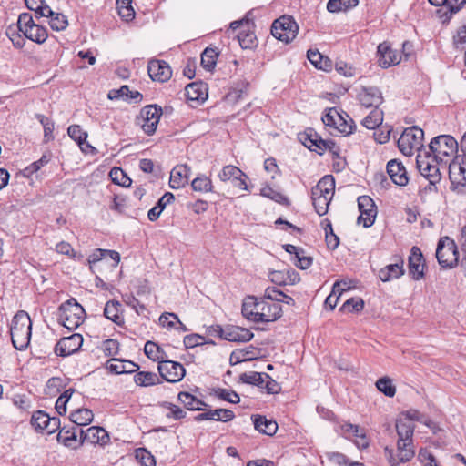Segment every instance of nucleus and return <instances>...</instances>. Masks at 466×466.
Here are the masks:
<instances>
[{
    "instance_id": "59",
    "label": "nucleus",
    "mask_w": 466,
    "mask_h": 466,
    "mask_svg": "<svg viewBox=\"0 0 466 466\" xmlns=\"http://www.w3.org/2000/svg\"><path fill=\"white\" fill-rule=\"evenodd\" d=\"M50 17L49 25L51 28L55 31H63L65 30L68 25L67 17L61 14V13H56L55 15Z\"/></svg>"
},
{
    "instance_id": "42",
    "label": "nucleus",
    "mask_w": 466,
    "mask_h": 466,
    "mask_svg": "<svg viewBox=\"0 0 466 466\" xmlns=\"http://www.w3.org/2000/svg\"><path fill=\"white\" fill-rule=\"evenodd\" d=\"M260 195L262 197L268 198L276 203L281 204L283 206L289 207L290 206V201L288 197L283 195L282 193L273 189L270 186L267 185L260 189Z\"/></svg>"
},
{
    "instance_id": "53",
    "label": "nucleus",
    "mask_w": 466,
    "mask_h": 466,
    "mask_svg": "<svg viewBox=\"0 0 466 466\" xmlns=\"http://www.w3.org/2000/svg\"><path fill=\"white\" fill-rule=\"evenodd\" d=\"M238 176L248 178L243 171L232 165L225 166L218 174V177L221 181H228L231 178H238Z\"/></svg>"
},
{
    "instance_id": "23",
    "label": "nucleus",
    "mask_w": 466,
    "mask_h": 466,
    "mask_svg": "<svg viewBox=\"0 0 466 466\" xmlns=\"http://www.w3.org/2000/svg\"><path fill=\"white\" fill-rule=\"evenodd\" d=\"M106 369L114 374H125L137 371L139 366L131 360L112 358L106 361Z\"/></svg>"
},
{
    "instance_id": "55",
    "label": "nucleus",
    "mask_w": 466,
    "mask_h": 466,
    "mask_svg": "<svg viewBox=\"0 0 466 466\" xmlns=\"http://www.w3.org/2000/svg\"><path fill=\"white\" fill-rule=\"evenodd\" d=\"M364 308V301L360 298L348 299L339 308L341 312H360Z\"/></svg>"
},
{
    "instance_id": "33",
    "label": "nucleus",
    "mask_w": 466,
    "mask_h": 466,
    "mask_svg": "<svg viewBox=\"0 0 466 466\" xmlns=\"http://www.w3.org/2000/svg\"><path fill=\"white\" fill-rule=\"evenodd\" d=\"M177 399L189 410H203L208 406L205 401L187 391H180Z\"/></svg>"
},
{
    "instance_id": "34",
    "label": "nucleus",
    "mask_w": 466,
    "mask_h": 466,
    "mask_svg": "<svg viewBox=\"0 0 466 466\" xmlns=\"http://www.w3.org/2000/svg\"><path fill=\"white\" fill-rule=\"evenodd\" d=\"M187 170V165L177 166L172 169L169 178V187L171 188L179 189L187 185L186 173H182V171L185 172Z\"/></svg>"
},
{
    "instance_id": "52",
    "label": "nucleus",
    "mask_w": 466,
    "mask_h": 466,
    "mask_svg": "<svg viewBox=\"0 0 466 466\" xmlns=\"http://www.w3.org/2000/svg\"><path fill=\"white\" fill-rule=\"evenodd\" d=\"M67 134L74 141L79 145L82 151H86L83 144L87 138V133L83 131L79 125L69 126L67 128Z\"/></svg>"
},
{
    "instance_id": "12",
    "label": "nucleus",
    "mask_w": 466,
    "mask_h": 466,
    "mask_svg": "<svg viewBox=\"0 0 466 466\" xmlns=\"http://www.w3.org/2000/svg\"><path fill=\"white\" fill-rule=\"evenodd\" d=\"M425 267V259L420 248L417 246H413L408 259L409 275L412 279L420 280L424 278Z\"/></svg>"
},
{
    "instance_id": "10",
    "label": "nucleus",
    "mask_w": 466,
    "mask_h": 466,
    "mask_svg": "<svg viewBox=\"0 0 466 466\" xmlns=\"http://www.w3.org/2000/svg\"><path fill=\"white\" fill-rule=\"evenodd\" d=\"M360 215L358 217L357 222H362L363 227L368 228L371 227L377 216V208L373 199L367 196H360L357 199Z\"/></svg>"
},
{
    "instance_id": "54",
    "label": "nucleus",
    "mask_w": 466,
    "mask_h": 466,
    "mask_svg": "<svg viewBox=\"0 0 466 466\" xmlns=\"http://www.w3.org/2000/svg\"><path fill=\"white\" fill-rule=\"evenodd\" d=\"M213 394L218 399L228 401L229 403L237 404L240 401L239 395L234 390H228L227 389L217 388L213 389Z\"/></svg>"
},
{
    "instance_id": "32",
    "label": "nucleus",
    "mask_w": 466,
    "mask_h": 466,
    "mask_svg": "<svg viewBox=\"0 0 466 466\" xmlns=\"http://www.w3.org/2000/svg\"><path fill=\"white\" fill-rule=\"evenodd\" d=\"M451 189L459 194L466 193V173L449 167Z\"/></svg>"
},
{
    "instance_id": "64",
    "label": "nucleus",
    "mask_w": 466,
    "mask_h": 466,
    "mask_svg": "<svg viewBox=\"0 0 466 466\" xmlns=\"http://www.w3.org/2000/svg\"><path fill=\"white\" fill-rule=\"evenodd\" d=\"M119 342L115 339H107L103 341L102 349L106 356H115L119 351Z\"/></svg>"
},
{
    "instance_id": "21",
    "label": "nucleus",
    "mask_w": 466,
    "mask_h": 466,
    "mask_svg": "<svg viewBox=\"0 0 466 466\" xmlns=\"http://www.w3.org/2000/svg\"><path fill=\"white\" fill-rule=\"evenodd\" d=\"M187 99L203 103L208 99V85L202 81L192 82L185 87Z\"/></svg>"
},
{
    "instance_id": "6",
    "label": "nucleus",
    "mask_w": 466,
    "mask_h": 466,
    "mask_svg": "<svg viewBox=\"0 0 466 466\" xmlns=\"http://www.w3.org/2000/svg\"><path fill=\"white\" fill-rule=\"evenodd\" d=\"M432 161L441 157H452L459 151V143L451 135H440L433 137L429 145Z\"/></svg>"
},
{
    "instance_id": "35",
    "label": "nucleus",
    "mask_w": 466,
    "mask_h": 466,
    "mask_svg": "<svg viewBox=\"0 0 466 466\" xmlns=\"http://www.w3.org/2000/svg\"><path fill=\"white\" fill-rule=\"evenodd\" d=\"M144 353L146 356L159 363L160 360H166L167 359V354L163 350V349L153 341H147L144 346Z\"/></svg>"
},
{
    "instance_id": "62",
    "label": "nucleus",
    "mask_w": 466,
    "mask_h": 466,
    "mask_svg": "<svg viewBox=\"0 0 466 466\" xmlns=\"http://www.w3.org/2000/svg\"><path fill=\"white\" fill-rule=\"evenodd\" d=\"M19 32L20 31H18L17 26H9L6 30L7 36L12 41L14 46L16 48H22L25 44V40L23 38Z\"/></svg>"
},
{
    "instance_id": "47",
    "label": "nucleus",
    "mask_w": 466,
    "mask_h": 466,
    "mask_svg": "<svg viewBox=\"0 0 466 466\" xmlns=\"http://www.w3.org/2000/svg\"><path fill=\"white\" fill-rule=\"evenodd\" d=\"M116 8L119 16L128 22L134 19L135 11L132 6V0H116Z\"/></svg>"
},
{
    "instance_id": "20",
    "label": "nucleus",
    "mask_w": 466,
    "mask_h": 466,
    "mask_svg": "<svg viewBox=\"0 0 466 466\" xmlns=\"http://www.w3.org/2000/svg\"><path fill=\"white\" fill-rule=\"evenodd\" d=\"M386 168L389 177L394 184L400 187L408 184V174L401 162L397 159H391L388 162Z\"/></svg>"
},
{
    "instance_id": "22",
    "label": "nucleus",
    "mask_w": 466,
    "mask_h": 466,
    "mask_svg": "<svg viewBox=\"0 0 466 466\" xmlns=\"http://www.w3.org/2000/svg\"><path fill=\"white\" fill-rule=\"evenodd\" d=\"M254 337V333L249 329L234 325L225 327L224 339L231 342H248Z\"/></svg>"
},
{
    "instance_id": "58",
    "label": "nucleus",
    "mask_w": 466,
    "mask_h": 466,
    "mask_svg": "<svg viewBox=\"0 0 466 466\" xmlns=\"http://www.w3.org/2000/svg\"><path fill=\"white\" fill-rule=\"evenodd\" d=\"M312 203L315 208V211L319 216H324L328 213L329 206L330 203V200L327 198V197H320V196H312Z\"/></svg>"
},
{
    "instance_id": "39",
    "label": "nucleus",
    "mask_w": 466,
    "mask_h": 466,
    "mask_svg": "<svg viewBox=\"0 0 466 466\" xmlns=\"http://www.w3.org/2000/svg\"><path fill=\"white\" fill-rule=\"evenodd\" d=\"M219 52L217 48L206 47L201 54V65L207 71H212L217 64Z\"/></svg>"
},
{
    "instance_id": "19",
    "label": "nucleus",
    "mask_w": 466,
    "mask_h": 466,
    "mask_svg": "<svg viewBox=\"0 0 466 466\" xmlns=\"http://www.w3.org/2000/svg\"><path fill=\"white\" fill-rule=\"evenodd\" d=\"M377 56L379 65L382 68H388L400 62V56L398 52L392 49L391 46L386 42H383L378 46Z\"/></svg>"
},
{
    "instance_id": "49",
    "label": "nucleus",
    "mask_w": 466,
    "mask_h": 466,
    "mask_svg": "<svg viewBox=\"0 0 466 466\" xmlns=\"http://www.w3.org/2000/svg\"><path fill=\"white\" fill-rule=\"evenodd\" d=\"M383 121V112L378 108H374L364 119L362 125L368 129H375L379 127Z\"/></svg>"
},
{
    "instance_id": "31",
    "label": "nucleus",
    "mask_w": 466,
    "mask_h": 466,
    "mask_svg": "<svg viewBox=\"0 0 466 466\" xmlns=\"http://www.w3.org/2000/svg\"><path fill=\"white\" fill-rule=\"evenodd\" d=\"M258 348L250 345L245 349H238L232 351L229 358V364L231 366L237 365L240 362L252 360L258 358Z\"/></svg>"
},
{
    "instance_id": "9",
    "label": "nucleus",
    "mask_w": 466,
    "mask_h": 466,
    "mask_svg": "<svg viewBox=\"0 0 466 466\" xmlns=\"http://www.w3.org/2000/svg\"><path fill=\"white\" fill-rule=\"evenodd\" d=\"M157 370L162 379L170 383L182 380L186 375V369L181 363L167 359L159 361Z\"/></svg>"
},
{
    "instance_id": "60",
    "label": "nucleus",
    "mask_w": 466,
    "mask_h": 466,
    "mask_svg": "<svg viewBox=\"0 0 466 466\" xmlns=\"http://www.w3.org/2000/svg\"><path fill=\"white\" fill-rule=\"evenodd\" d=\"M418 460L423 466H440L435 456L427 448L420 449Z\"/></svg>"
},
{
    "instance_id": "25",
    "label": "nucleus",
    "mask_w": 466,
    "mask_h": 466,
    "mask_svg": "<svg viewBox=\"0 0 466 466\" xmlns=\"http://www.w3.org/2000/svg\"><path fill=\"white\" fill-rule=\"evenodd\" d=\"M262 305V297L248 296L245 298L242 303L241 312L242 315L248 320L254 321L258 318L257 314L259 311Z\"/></svg>"
},
{
    "instance_id": "48",
    "label": "nucleus",
    "mask_w": 466,
    "mask_h": 466,
    "mask_svg": "<svg viewBox=\"0 0 466 466\" xmlns=\"http://www.w3.org/2000/svg\"><path fill=\"white\" fill-rule=\"evenodd\" d=\"M265 374L263 372H244L239 376V381L263 389Z\"/></svg>"
},
{
    "instance_id": "43",
    "label": "nucleus",
    "mask_w": 466,
    "mask_h": 466,
    "mask_svg": "<svg viewBox=\"0 0 466 466\" xmlns=\"http://www.w3.org/2000/svg\"><path fill=\"white\" fill-rule=\"evenodd\" d=\"M238 43L243 49L253 48L257 46V37L254 32L248 29H242L237 35Z\"/></svg>"
},
{
    "instance_id": "16",
    "label": "nucleus",
    "mask_w": 466,
    "mask_h": 466,
    "mask_svg": "<svg viewBox=\"0 0 466 466\" xmlns=\"http://www.w3.org/2000/svg\"><path fill=\"white\" fill-rule=\"evenodd\" d=\"M259 314L255 319L256 323L272 322L279 319L282 316V307L279 303L271 302L262 298L261 309Z\"/></svg>"
},
{
    "instance_id": "4",
    "label": "nucleus",
    "mask_w": 466,
    "mask_h": 466,
    "mask_svg": "<svg viewBox=\"0 0 466 466\" xmlns=\"http://www.w3.org/2000/svg\"><path fill=\"white\" fill-rule=\"evenodd\" d=\"M436 258L443 268H453L459 262V252L453 239L449 237L441 238L437 244Z\"/></svg>"
},
{
    "instance_id": "14",
    "label": "nucleus",
    "mask_w": 466,
    "mask_h": 466,
    "mask_svg": "<svg viewBox=\"0 0 466 466\" xmlns=\"http://www.w3.org/2000/svg\"><path fill=\"white\" fill-rule=\"evenodd\" d=\"M147 72L153 81L167 82L172 76V69L167 62L153 59L148 62Z\"/></svg>"
},
{
    "instance_id": "61",
    "label": "nucleus",
    "mask_w": 466,
    "mask_h": 466,
    "mask_svg": "<svg viewBox=\"0 0 466 466\" xmlns=\"http://www.w3.org/2000/svg\"><path fill=\"white\" fill-rule=\"evenodd\" d=\"M37 25L33 20L32 15L29 13H22L18 16L17 29L21 33H24L25 29H30Z\"/></svg>"
},
{
    "instance_id": "1",
    "label": "nucleus",
    "mask_w": 466,
    "mask_h": 466,
    "mask_svg": "<svg viewBox=\"0 0 466 466\" xmlns=\"http://www.w3.org/2000/svg\"><path fill=\"white\" fill-rule=\"evenodd\" d=\"M396 431L398 434L397 450L399 461H396L393 451L386 448L389 451V462L390 466H398L399 463H406L415 456V448L413 444V434L415 425L409 420H402L399 418L395 424Z\"/></svg>"
},
{
    "instance_id": "8",
    "label": "nucleus",
    "mask_w": 466,
    "mask_h": 466,
    "mask_svg": "<svg viewBox=\"0 0 466 466\" xmlns=\"http://www.w3.org/2000/svg\"><path fill=\"white\" fill-rule=\"evenodd\" d=\"M163 114L162 107L157 104L144 106L137 117V123L147 136H152L157 127L160 117Z\"/></svg>"
},
{
    "instance_id": "26",
    "label": "nucleus",
    "mask_w": 466,
    "mask_h": 466,
    "mask_svg": "<svg viewBox=\"0 0 466 466\" xmlns=\"http://www.w3.org/2000/svg\"><path fill=\"white\" fill-rule=\"evenodd\" d=\"M269 279L279 286L294 285L300 279L299 273L292 268L287 271L273 270L269 273Z\"/></svg>"
},
{
    "instance_id": "37",
    "label": "nucleus",
    "mask_w": 466,
    "mask_h": 466,
    "mask_svg": "<svg viewBox=\"0 0 466 466\" xmlns=\"http://www.w3.org/2000/svg\"><path fill=\"white\" fill-rule=\"evenodd\" d=\"M337 124L338 125L336 126L333 131L329 130V133L332 136H335L336 133H340L344 136H349L353 133L356 127L350 116L343 111L341 113V121L338 122Z\"/></svg>"
},
{
    "instance_id": "3",
    "label": "nucleus",
    "mask_w": 466,
    "mask_h": 466,
    "mask_svg": "<svg viewBox=\"0 0 466 466\" xmlns=\"http://www.w3.org/2000/svg\"><path fill=\"white\" fill-rule=\"evenodd\" d=\"M86 311L74 298L58 307V320L68 330L76 329L84 321Z\"/></svg>"
},
{
    "instance_id": "40",
    "label": "nucleus",
    "mask_w": 466,
    "mask_h": 466,
    "mask_svg": "<svg viewBox=\"0 0 466 466\" xmlns=\"http://www.w3.org/2000/svg\"><path fill=\"white\" fill-rule=\"evenodd\" d=\"M134 381L137 386L148 387L160 383L157 375L150 371H138L134 375Z\"/></svg>"
},
{
    "instance_id": "45",
    "label": "nucleus",
    "mask_w": 466,
    "mask_h": 466,
    "mask_svg": "<svg viewBox=\"0 0 466 466\" xmlns=\"http://www.w3.org/2000/svg\"><path fill=\"white\" fill-rule=\"evenodd\" d=\"M321 120L325 127L333 131L338 125L337 123L341 121V113H339L336 107L328 108L325 110Z\"/></svg>"
},
{
    "instance_id": "36",
    "label": "nucleus",
    "mask_w": 466,
    "mask_h": 466,
    "mask_svg": "<svg viewBox=\"0 0 466 466\" xmlns=\"http://www.w3.org/2000/svg\"><path fill=\"white\" fill-rule=\"evenodd\" d=\"M71 423L77 426H85L92 422L94 414L89 409H77L70 414Z\"/></svg>"
},
{
    "instance_id": "51",
    "label": "nucleus",
    "mask_w": 466,
    "mask_h": 466,
    "mask_svg": "<svg viewBox=\"0 0 466 466\" xmlns=\"http://www.w3.org/2000/svg\"><path fill=\"white\" fill-rule=\"evenodd\" d=\"M46 418H49V415L46 411L36 410L32 414L30 424L36 431H46L47 427Z\"/></svg>"
},
{
    "instance_id": "50",
    "label": "nucleus",
    "mask_w": 466,
    "mask_h": 466,
    "mask_svg": "<svg viewBox=\"0 0 466 466\" xmlns=\"http://www.w3.org/2000/svg\"><path fill=\"white\" fill-rule=\"evenodd\" d=\"M109 177L113 183L124 187H128L132 184V179L120 167H113L109 172Z\"/></svg>"
},
{
    "instance_id": "7",
    "label": "nucleus",
    "mask_w": 466,
    "mask_h": 466,
    "mask_svg": "<svg viewBox=\"0 0 466 466\" xmlns=\"http://www.w3.org/2000/svg\"><path fill=\"white\" fill-rule=\"evenodd\" d=\"M299 26L289 15H282L276 19L271 25L272 35L279 41L289 43L297 35Z\"/></svg>"
},
{
    "instance_id": "56",
    "label": "nucleus",
    "mask_w": 466,
    "mask_h": 466,
    "mask_svg": "<svg viewBox=\"0 0 466 466\" xmlns=\"http://www.w3.org/2000/svg\"><path fill=\"white\" fill-rule=\"evenodd\" d=\"M377 389L387 397H393L396 393V387L388 377L380 378L376 382Z\"/></svg>"
},
{
    "instance_id": "30",
    "label": "nucleus",
    "mask_w": 466,
    "mask_h": 466,
    "mask_svg": "<svg viewBox=\"0 0 466 466\" xmlns=\"http://www.w3.org/2000/svg\"><path fill=\"white\" fill-rule=\"evenodd\" d=\"M341 430L343 433L352 434L356 438L355 444L358 448L366 449L369 447L370 442L363 428L355 424L345 423L341 426Z\"/></svg>"
},
{
    "instance_id": "2",
    "label": "nucleus",
    "mask_w": 466,
    "mask_h": 466,
    "mask_svg": "<svg viewBox=\"0 0 466 466\" xmlns=\"http://www.w3.org/2000/svg\"><path fill=\"white\" fill-rule=\"evenodd\" d=\"M12 344L18 350L27 349L32 335V321L24 310H19L13 318L10 326Z\"/></svg>"
},
{
    "instance_id": "5",
    "label": "nucleus",
    "mask_w": 466,
    "mask_h": 466,
    "mask_svg": "<svg viewBox=\"0 0 466 466\" xmlns=\"http://www.w3.org/2000/svg\"><path fill=\"white\" fill-rule=\"evenodd\" d=\"M423 137L424 131L420 127H407L398 139V147L403 155L411 156L414 149L420 150L423 147Z\"/></svg>"
},
{
    "instance_id": "17",
    "label": "nucleus",
    "mask_w": 466,
    "mask_h": 466,
    "mask_svg": "<svg viewBox=\"0 0 466 466\" xmlns=\"http://www.w3.org/2000/svg\"><path fill=\"white\" fill-rule=\"evenodd\" d=\"M358 99L367 108H378L383 102L382 93L377 86H362L358 94Z\"/></svg>"
},
{
    "instance_id": "27",
    "label": "nucleus",
    "mask_w": 466,
    "mask_h": 466,
    "mask_svg": "<svg viewBox=\"0 0 466 466\" xmlns=\"http://www.w3.org/2000/svg\"><path fill=\"white\" fill-rule=\"evenodd\" d=\"M404 273V261L402 258H399L395 263L389 264L382 268L379 271V278L381 281L388 282L400 278Z\"/></svg>"
},
{
    "instance_id": "29",
    "label": "nucleus",
    "mask_w": 466,
    "mask_h": 466,
    "mask_svg": "<svg viewBox=\"0 0 466 466\" xmlns=\"http://www.w3.org/2000/svg\"><path fill=\"white\" fill-rule=\"evenodd\" d=\"M121 308L122 305L119 301L111 299L106 303L103 314L107 319H110L117 326L122 327L125 324V319L123 315L120 313Z\"/></svg>"
},
{
    "instance_id": "13",
    "label": "nucleus",
    "mask_w": 466,
    "mask_h": 466,
    "mask_svg": "<svg viewBox=\"0 0 466 466\" xmlns=\"http://www.w3.org/2000/svg\"><path fill=\"white\" fill-rule=\"evenodd\" d=\"M83 344V337L79 333H74L68 337L62 338L55 347V353L57 356L67 357L78 351Z\"/></svg>"
},
{
    "instance_id": "57",
    "label": "nucleus",
    "mask_w": 466,
    "mask_h": 466,
    "mask_svg": "<svg viewBox=\"0 0 466 466\" xmlns=\"http://www.w3.org/2000/svg\"><path fill=\"white\" fill-rule=\"evenodd\" d=\"M135 456L142 466H156L155 457L146 448L137 449Z\"/></svg>"
},
{
    "instance_id": "11",
    "label": "nucleus",
    "mask_w": 466,
    "mask_h": 466,
    "mask_svg": "<svg viewBox=\"0 0 466 466\" xmlns=\"http://www.w3.org/2000/svg\"><path fill=\"white\" fill-rule=\"evenodd\" d=\"M431 157L430 152H425L423 157L418 154L416 165L420 173L429 180L430 184L435 185L441 180V174L438 166L430 162Z\"/></svg>"
},
{
    "instance_id": "38",
    "label": "nucleus",
    "mask_w": 466,
    "mask_h": 466,
    "mask_svg": "<svg viewBox=\"0 0 466 466\" xmlns=\"http://www.w3.org/2000/svg\"><path fill=\"white\" fill-rule=\"evenodd\" d=\"M22 34L27 39L39 45L45 43L48 37L47 29L40 25L31 27L30 29H25Z\"/></svg>"
},
{
    "instance_id": "63",
    "label": "nucleus",
    "mask_w": 466,
    "mask_h": 466,
    "mask_svg": "<svg viewBox=\"0 0 466 466\" xmlns=\"http://www.w3.org/2000/svg\"><path fill=\"white\" fill-rule=\"evenodd\" d=\"M329 461H331L332 462L339 465V466H344V465H348V466H364L362 463L360 462H350V460L349 458L342 454V453H339V452H332L330 454L328 455Z\"/></svg>"
},
{
    "instance_id": "41",
    "label": "nucleus",
    "mask_w": 466,
    "mask_h": 466,
    "mask_svg": "<svg viewBox=\"0 0 466 466\" xmlns=\"http://www.w3.org/2000/svg\"><path fill=\"white\" fill-rule=\"evenodd\" d=\"M465 4L466 0H448V3L445 5H447V11L441 15V10L437 11L442 23H448L451 20L452 15L458 13L465 5Z\"/></svg>"
},
{
    "instance_id": "28",
    "label": "nucleus",
    "mask_w": 466,
    "mask_h": 466,
    "mask_svg": "<svg viewBox=\"0 0 466 466\" xmlns=\"http://www.w3.org/2000/svg\"><path fill=\"white\" fill-rule=\"evenodd\" d=\"M251 420L254 424V428L260 433L268 436H273L278 430V424L273 420H268L264 415H252Z\"/></svg>"
},
{
    "instance_id": "18",
    "label": "nucleus",
    "mask_w": 466,
    "mask_h": 466,
    "mask_svg": "<svg viewBox=\"0 0 466 466\" xmlns=\"http://www.w3.org/2000/svg\"><path fill=\"white\" fill-rule=\"evenodd\" d=\"M298 138L310 151L319 156L323 155L324 139L313 128L309 127L299 133Z\"/></svg>"
},
{
    "instance_id": "46",
    "label": "nucleus",
    "mask_w": 466,
    "mask_h": 466,
    "mask_svg": "<svg viewBox=\"0 0 466 466\" xmlns=\"http://www.w3.org/2000/svg\"><path fill=\"white\" fill-rule=\"evenodd\" d=\"M358 3V0H329L327 3V10L330 13L346 11L356 6Z\"/></svg>"
},
{
    "instance_id": "15",
    "label": "nucleus",
    "mask_w": 466,
    "mask_h": 466,
    "mask_svg": "<svg viewBox=\"0 0 466 466\" xmlns=\"http://www.w3.org/2000/svg\"><path fill=\"white\" fill-rule=\"evenodd\" d=\"M108 441L109 435L102 427L92 426L86 431L82 429L79 430V444H83L87 441L92 444L105 445Z\"/></svg>"
},
{
    "instance_id": "24",
    "label": "nucleus",
    "mask_w": 466,
    "mask_h": 466,
    "mask_svg": "<svg viewBox=\"0 0 466 466\" xmlns=\"http://www.w3.org/2000/svg\"><path fill=\"white\" fill-rule=\"evenodd\" d=\"M80 429L76 426H64L60 429L57 434L58 442L64 444L66 447L76 449L82 444H79V440L77 439V433Z\"/></svg>"
},
{
    "instance_id": "44",
    "label": "nucleus",
    "mask_w": 466,
    "mask_h": 466,
    "mask_svg": "<svg viewBox=\"0 0 466 466\" xmlns=\"http://www.w3.org/2000/svg\"><path fill=\"white\" fill-rule=\"evenodd\" d=\"M191 187L197 192H213L211 179L206 175H198L191 181Z\"/></svg>"
}]
</instances>
